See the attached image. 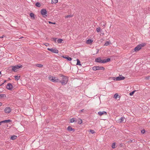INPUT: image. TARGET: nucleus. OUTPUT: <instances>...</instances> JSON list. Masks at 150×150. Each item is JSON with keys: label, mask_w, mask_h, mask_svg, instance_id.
Masks as SVG:
<instances>
[{"label": "nucleus", "mask_w": 150, "mask_h": 150, "mask_svg": "<svg viewBox=\"0 0 150 150\" xmlns=\"http://www.w3.org/2000/svg\"><path fill=\"white\" fill-rule=\"evenodd\" d=\"M59 76L61 77V79H62L61 80H60V83H61L62 85L66 84L68 81V77L62 74H60Z\"/></svg>", "instance_id": "f257e3e1"}, {"label": "nucleus", "mask_w": 150, "mask_h": 150, "mask_svg": "<svg viewBox=\"0 0 150 150\" xmlns=\"http://www.w3.org/2000/svg\"><path fill=\"white\" fill-rule=\"evenodd\" d=\"M95 62L99 63H105L109 62L110 61V58H107L106 59L102 60L101 59L100 57L96 58L95 60Z\"/></svg>", "instance_id": "f03ea898"}, {"label": "nucleus", "mask_w": 150, "mask_h": 150, "mask_svg": "<svg viewBox=\"0 0 150 150\" xmlns=\"http://www.w3.org/2000/svg\"><path fill=\"white\" fill-rule=\"evenodd\" d=\"M11 67H12L11 71L16 72L18 70V69L22 68L23 66L21 64H18L14 66H12Z\"/></svg>", "instance_id": "7ed1b4c3"}, {"label": "nucleus", "mask_w": 150, "mask_h": 150, "mask_svg": "<svg viewBox=\"0 0 150 150\" xmlns=\"http://www.w3.org/2000/svg\"><path fill=\"white\" fill-rule=\"evenodd\" d=\"M49 78L50 80L52 82L60 83V80L58 79L57 77L51 76L49 77Z\"/></svg>", "instance_id": "20e7f679"}, {"label": "nucleus", "mask_w": 150, "mask_h": 150, "mask_svg": "<svg viewBox=\"0 0 150 150\" xmlns=\"http://www.w3.org/2000/svg\"><path fill=\"white\" fill-rule=\"evenodd\" d=\"M93 70V71H96L98 70H104L105 69L104 67L102 66H94L92 68Z\"/></svg>", "instance_id": "39448f33"}, {"label": "nucleus", "mask_w": 150, "mask_h": 150, "mask_svg": "<svg viewBox=\"0 0 150 150\" xmlns=\"http://www.w3.org/2000/svg\"><path fill=\"white\" fill-rule=\"evenodd\" d=\"M112 78H113V79L115 81L123 80L125 79V78L122 75H120L119 76L116 78L112 77Z\"/></svg>", "instance_id": "423d86ee"}, {"label": "nucleus", "mask_w": 150, "mask_h": 150, "mask_svg": "<svg viewBox=\"0 0 150 150\" xmlns=\"http://www.w3.org/2000/svg\"><path fill=\"white\" fill-rule=\"evenodd\" d=\"M47 50L49 51H51V52L55 53H58V50L56 49V48H48L47 49Z\"/></svg>", "instance_id": "0eeeda50"}, {"label": "nucleus", "mask_w": 150, "mask_h": 150, "mask_svg": "<svg viewBox=\"0 0 150 150\" xmlns=\"http://www.w3.org/2000/svg\"><path fill=\"white\" fill-rule=\"evenodd\" d=\"M126 121V120L125 117H122L121 118L118 119V122H123L125 123Z\"/></svg>", "instance_id": "6e6552de"}, {"label": "nucleus", "mask_w": 150, "mask_h": 150, "mask_svg": "<svg viewBox=\"0 0 150 150\" xmlns=\"http://www.w3.org/2000/svg\"><path fill=\"white\" fill-rule=\"evenodd\" d=\"M6 88L8 90H12L13 87L11 83H8L6 86Z\"/></svg>", "instance_id": "1a4fd4ad"}, {"label": "nucleus", "mask_w": 150, "mask_h": 150, "mask_svg": "<svg viewBox=\"0 0 150 150\" xmlns=\"http://www.w3.org/2000/svg\"><path fill=\"white\" fill-rule=\"evenodd\" d=\"M11 111V108L9 107H6L4 110V112L6 113H10Z\"/></svg>", "instance_id": "9d476101"}, {"label": "nucleus", "mask_w": 150, "mask_h": 150, "mask_svg": "<svg viewBox=\"0 0 150 150\" xmlns=\"http://www.w3.org/2000/svg\"><path fill=\"white\" fill-rule=\"evenodd\" d=\"M40 13L43 16H47L46 14H47V11L45 9H42L40 11Z\"/></svg>", "instance_id": "9b49d317"}, {"label": "nucleus", "mask_w": 150, "mask_h": 150, "mask_svg": "<svg viewBox=\"0 0 150 150\" xmlns=\"http://www.w3.org/2000/svg\"><path fill=\"white\" fill-rule=\"evenodd\" d=\"M62 57L65 59H67L68 61H71L72 59L70 57H69L68 55L62 56Z\"/></svg>", "instance_id": "f8f14e48"}, {"label": "nucleus", "mask_w": 150, "mask_h": 150, "mask_svg": "<svg viewBox=\"0 0 150 150\" xmlns=\"http://www.w3.org/2000/svg\"><path fill=\"white\" fill-rule=\"evenodd\" d=\"M67 130L71 132V131H73L74 132L75 130V129L74 128H73L71 126H69L67 128Z\"/></svg>", "instance_id": "ddd939ff"}, {"label": "nucleus", "mask_w": 150, "mask_h": 150, "mask_svg": "<svg viewBox=\"0 0 150 150\" xmlns=\"http://www.w3.org/2000/svg\"><path fill=\"white\" fill-rule=\"evenodd\" d=\"M98 114L100 116H101L104 114H105V115H106L107 113L106 112L104 111L102 112H98Z\"/></svg>", "instance_id": "4468645a"}, {"label": "nucleus", "mask_w": 150, "mask_h": 150, "mask_svg": "<svg viewBox=\"0 0 150 150\" xmlns=\"http://www.w3.org/2000/svg\"><path fill=\"white\" fill-rule=\"evenodd\" d=\"M141 49V47H140V46H139V45H138L134 48V50L136 52H137L138 51Z\"/></svg>", "instance_id": "2eb2a0df"}, {"label": "nucleus", "mask_w": 150, "mask_h": 150, "mask_svg": "<svg viewBox=\"0 0 150 150\" xmlns=\"http://www.w3.org/2000/svg\"><path fill=\"white\" fill-rule=\"evenodd\" d=\"M30 15L32 19H35V15L33 13H30Z\"/></svg>", "instance_id": "dca6fc26"}, {"label": "nucleus", "mask_w": 150, "mask_h": 150, "mask_svg": "<svg viewBox=\"0 0 150 150\" xmlns=\"http://www.w3.org/2000/svg\"><path fill=\"white\" fill-rule=\"evenodd\" d=\"M93 42V40L91 39H88L86 41V43L88 44H91Z\"/></svg>", "instance_id": "f3484780"}, {"label": "nucleus", "mask_w": 150, "mask_h": 150, "mask_svg": "<svg viewBox=\"0 0 150 150\" xmlns=\"http://www.w3.org/2000/svg\"><path fill=\"white\" fill-rule=\"evenodd\" d=\"M3 123H7L10 122H11L12 120H11L8 119L2 121Z\"/></svg>", "instance_id": "a211bd4d"}, {"label": "nucleus", "mask_w": 150, "mask_h": 150, "mask_svg": "<svg viewBox=\"0 0 150 150\" xmlns=\"http://www.w3.org/2000/svg\"><path fill=\"white\" fill-rule=\"evenodd\" d=\"M17 138V136L16 135H13L11 136L10 137V139L12 140H14L16 139Z\"/></svg>", "instance_id": "6ab92c4d"}, {"label": "nucleus", "mask_w": 150, "mask_h": 150, "mask_svg": "<svg viewBox=\"0 0 150 150\" xmlns=\"http://www.w3.org/2000/svg\"><path fill=\"white\" fill-rule=\"evenodd\" d=\"M139 45L141 48L142 47H144L146 45V43H142L140 44H139Z\"/></svg>", "instance_id": "aec40b11"}, {"label": "nucleus", "mask_w": 150, "mask_h": 150, "mask_svg": "<svg viewBox=\"0 0 150 150\" xmlns=\"http://www.w3.org/2000/svg\"><path fill=\"white\" fill-rule=\"evenodd\" d=\"M76 119L74 118H73L71 119L70 120V122L72 123L73 122H77V120H75Z\"/></svg>", "instance_id": "412c9836"}, {"label": "nucleus", "mask_w": 150, "mask_h": 150, "mask_svg": "<svg viewBox=\"0 0 150 150\" xmlns=\"http://www.w3.org/2000/svg\"><path fill=\"white\" fill-rule=\"evenodd\" d=\"M6 98V95L5 94H0V99H1L3 98Z\"/></svg>", "instance_id": "4be33fe9"}, {"label": "nucleus", "mask_w": 150, "mask_h": 150, "mask_svg": "<svg viewBox=\"0 0 150 150\" xmlns=\"http://www.w3.org/2000/svg\"><path fill=\"white\" fill-rule=\"evenodd\" d=\"M63 40L62 39H58L57 40V42L58 43H63Z\"/></svg>", "instance_id": "5701e85b"}, {"label": "nucleus", "mask_w": 150, "mask_h": 150, "mask_svg": "<svg viewBox=\"0 0 150 150\" xmlns=\"http://www.w3.org/2000/svg\"><path fill=\"white\" fill-rule=\"evenodd\" d=\"M82 123V120L80 118H79L78 120L77 123L79 124H81Z\"/></svg>", "instance_id": "b1692460"}, {"label": "nucleus", "mask_w": 150, "mask_h": 150, "mask_svg": "<svg viewBox=\"0 0 150 150\" xmlns=\"http://www.w3.org/2000/svg\"><path fill=\"white\" fill-rule=\"evenodd\" d=\"M77 63H76V65H81V62L78 59H77Z\"/></svg>", "instance_id": "393cba45"}, {"label": "nucleus", "mask_w": 150, "mask_h": 150, "mask_svg": "<svg viewBox=\"0 0 150 150\" xmlns=\"http://www.w3.org/2000/svg\"><path fill=\"white\" fill-rule=\"evenodd\" d=\"M35 65L36 66L40 68H41L43 66L42 65L38 64H35Z\"/></svg>", "instance_id": "a878e982"}, {"label": "nucleus", "mask_w": 150, "mask_h": 150, "mask_svg": "<svg viewBox=\"0 0 150 150\" xmlns=\"http://www.w3.org/2000/svg\"><path fill=\"white\" fill-rule=\"evenodd\" d=\"M15 79L16 81H18L20 78V76H14Z\"/></svg>", "instance_id": "bb28decb"}, {"label": "nucleus", "mask_w": 150, "mask_h": 150, "mask_svg": "<svg viewBox=\"0 0 150 150\" xmlns=\"http://www.w3.org/2000/svg\"><path fill=\"white\" fill-rule=\"evenodd\" d=\"M35 5L36 6L38 7H40L41 6L40 4L38 2H37L35 4Z\"/></svg>", "instance_id": "cd10ccee"}, {"label": "nucleus", "mask_w": 150, "mask_h": 150, "mask_svg": "<svg viewBox=\"0 0 150 150\" xmlns=\"http://www.w3.org/2000/svg\"><path fill=\"white\" fill-rule=\"evenodd\" d=\"M110 43H111L109 41H107L104 44V45L106 46L110 45Z\"/></svg>", "instance_id": "c85d7f7f"}, {"label": "nucleus", "mask_w": 150, "mask_h": 150, "mask_svg": "<svg viewBox=\"0 0 150 150\" xmlns=\"http://www.w3.org/2000/svg\"><path fill=\"white\" fill-rule=\"evenodd\" d=\"M58 2V0H52V4H56Z\"/></svg>", "instance_id": "c756f323"}, {"label": "nucleus", "mask_w": 150, "mask_h": 150, "mask_svg": "<svg viewBox=\"0 0 150 150\" xmlns=\"http://www.w3.org/2000/svg\"><path fill=\"white\" fill-rule=\"evenodd\" d=\"M136 91V90L134 91H133L130 92L129 93V95L130 96H132L133 95L134 93V92Z\"/></svg>", "instance_id": "7c9ffc66"}, {"label": "nucleus", "mask_w": 150, "mask_h": 150, "mask_svg": "<svg viewBox=\"0 0 150 150\" xmlns=\"http://www.w3.org/2000/svg\"><path fill=\"white\" fill-rule=\"evenodd\" d=\"M101 30L100 27H98L96 28V31L98 33L100 32Z\"/></svg>", "instance_id": "2f4dec72"}, {"label": "nucleus", "mask_w": 150, "mask_h": 150, "mask_svg": "<svg viewBox=\"0 0 150 150\" xmlns=\"http://www.w3.org/2000/svg\"><path fill=\"white\" fill-rule=\"evenodd\" d=\"M73 16V15H68L67 16H65V18H67L69 17H72Z\"/></svg>", "instance_id": "473e14b6"}, {"label": "nucleus", "mask_w": 150, "mask_h": 150, "mask_svg": "<svg viewBox=\"0 0 150 150\" xmlns=\"http://www.w3.org/2000/svg\"><path fill=\"white\" fill-rule=\"evenodd\" d=\"M118 96H119V95L117 93H115L114 95V97L115 98L117 99V97Z\"/></svg>", "instance_id": "72a5a7b5"}, {"label": "nucleus", "mask_w": 150, "mask_h": 150, "mask_svg": "<svg viewBox=\"0 0 150 150\" xmlns=\"http://www.w3.org/2000/svg\"><path fill=\"white\" fill-rule=\"evenodd\" d=\"M135 142V140L134 139H130L129 141V142L131 143H133Z\"/></svg>", "instance_id": "f704fd0d"}, {"label": "nucleus", "mask_w": 150, "mask_h": 150, "mask_svg": "<svg viewBox=\"0 0 150 150\" xmlns=\"http://www.w3.org/2000/svg\"><path fill=\"white\" fill-rule=\"evenodd\" d=\"M115 143H114L112 144V148L113 149H114L115 148Z\"/></svg>", "instance_id": "c9c22d12"}, {"label": "nucleus", "mask_w": 150, "mask_h": 150, "mask_svg": "<svg viewBox=\"0 0 150 150\" xmlns=\"http://www.w3.org/2000/svg\"><path fill=\"white\" fill-rule=\"evenodd\" d=\"M145 130L144 129H143L141 130V133L142 134H144L145 133Z\"/></svg>", "instance_id": "e433bc0d"}, {"label": "nucleus", "mask_w": 150, "mask_h": 150, "mask_svg": "<svg viewBox=\"0 0 150 150\" xmlns=\"http://www.w3.org/2000/svg\"><path fill=\"white\" fill-rule=\"evenodd\" d=\"M90 132L92 133V134H94L95 133V131L93 130H90Z\"/></svg>", "instance_id": "4c0bfd02"}, {"label": "nucleus", "mask_w": 150, "mask_h": 150, "mask_svg": "<svg viewBox=\"0 0 150 150\" xmlns=\"http://www.w3.org/2000/svg\"><path fill=\"white\" fill-rule=\"evenodd\" d=\"M48 23L50 24H56L55 22H52L50 21H48Z\"/></svg>", "instance_id": "58836bf2"}, {"label": "nucleus", "mask_w": 150, "mask_h": 150, "mask_svg": "<svg viewBox=\"0 0 150 150\" xmlns=\"http://www.w3.org/2000/svg\"><path fill=\"white\" fill-rule=\"evenodd\" d=\"M57 38H52V40L53 41H54V42H56V40H57Z\"/></svg>", "instance_id": "ea45409f"}, {"label": "nucleus", "mask_w": 150, "mask_h": 150, "mask_svg": "<svg viewBox=\"0 0 150 150\" xmlns=\"http://www.w3.org/2000/svg\"><path fill=\"white\" fill-rule=\"evenodd\" d=\"M146 79L149 80L150 79V76H149L146 77L145 78Z\"/></svg>", "instance_id": "a19ab883"}, {"label": "nucleus", "mask_w": 150, "mask_h": 150, "mask_svg": "<svg viewBox=\"0 0 150 150\" xmlns=\"http://www.w3.org/2000/svg\"><path fill=\"white\" fill-rule=\"evenodd\" d=\"M6 80H5L4 81V82L1 85H0V86H1L4 83L6 82Z\"/></svg>", "instance_id": "79ce46f5"}, {"label": "nucleus", "mask_w": 150, "mask_h": 150, "mask_svg": "<svg viewBox=\"0 0 150 150\" xmlns=\"http://www.w3.org/2000/svg\"><path fill=\"white\" fill-rule=\"evenodd\" d=\"M5 36V35H3L2 36H1V37H0V38H3Z\"/></svg>", "instance_id": "37998d69"}, {"label": "nucleus", "mask_w": 150, "mask_h": 150, "mask_svg": "<svg viewBox=\"0 0 150 150\" xmlns=\"http://www.w3.org/2000/svg\"><path fill=\"white\" fill-rule=\"evenodd\" d=\"M83 109H82L80 111H79V112H83Z\"/></svg>", "instance_id": "c03bdc74"}, {"label": "nucleus", "mask_w": 150, "mask_h": 150, "mask_svg": "<svg viewBox=\"0 0 150 150\" xmlns=\"http://www.w3.org/2000/svg\"><path fill=\"white\" fill-rule=\"evenodd\" d=\"M3 123L2 121L0 122V125H1L2 123Z\"/></svg>", "instance_id": "a18cd8bd"}, {"label": "nucleus", "mask_w": 150, "mask_h": 150, "mask_svg": "<svg viewBox=\"0 0 150 150\" xmlns=\"http://www.w3.org/2000/svg\"><path fill=\"white\" fill-rule=\"evenodd\" d=\"M46 45H46V46H48V45H49V44H48V43H46Z\"/></svg>", "instance_id": "49530a36"}, {"label": "nucleus", "mask_w": 150, "mask_h": 150, "mask_svg": "<svg viewBox=\"0 0 150 150\" xmlns=\"http://www.w3.org/2000/svg\"><path fill=\"white\" fill-rule=\"evenodd\" d=\"M2 103L1 102H0V106H1L2 105Z\"/></svg>", "instance_id": "de8ad7c7"}, {"label": "nucleus", "mask_w": 150, "mask_h": 150, "mask_svg": "<svg viewBox=\"0 0 150 150\" xmlns=\"http://www.w3.org/2000/svg\"><path fill=\"white\" fill-rule=\"evenodd\" d=\"M122 145H123V144H120V146H122Z\"/></svg>", "instance_id": "09e8293b"}, {"label": "nucleus", "mask_w": 150, "mask_h": 150, "mask_svg": "<svg viewBox=\"0 0 150 150\" xmlns=\"http://www.w3.org/2000/svg\"><path fill=\"white\" fill-rule=\"evenodd\" d=\"M98 52H99V50H98V51H97V52L96 53L97 54L98 53Z\"/></svg>", "instance_id": "8fccbe9b"}]
</instances>
